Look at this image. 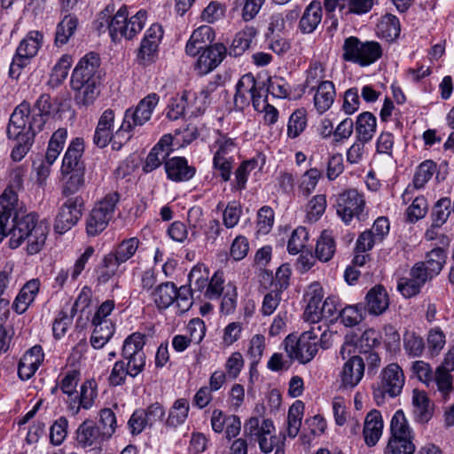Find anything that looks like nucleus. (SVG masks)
I'll return each mask as SVG.
<instances>
[{"label":"nucleus","instance_id":"nucleus-24","mask_svg":"<svg viewBox=\"0 0 454 454\" xmlns=\"http://www.w3.org/2000/svg\"><path fill=\"white\" fill-rule=\"evenodd\" d=\"M366 308L370 314L380 316L383 314L389 306V298L386 289L382 286L372 287L365 297Z\"/></svg>","mask_w":454,"mask_h":454},{"label":"nucleus","instance_id":"nucleus-61","mask_svg":"<svg viewBox=\"0 0 454 454\" xmlns=\"http://www.w3.org/2000/svg\"><path fill=\"white\" fill-rule=\"evenodd\" d=\"M190 92L184 91L180 98H175L168 106L167 117L172 121L177 120L183 115L186 106L191 104Z\"/></svg>","mask_w":454,"mask_h":454},{"label":"nucleus","instance_id":"nucleus-31","mask_svg":"<svg viewBox=\"0 0 454 454\" xmlns=\"http://www.w3.org/2000/svg\"><path fill=\"white\" fill-rule=\"evenodd\" d=\"M40 287L37 279H32L27 282L17 295L13 307L17 313H24L28 306L34 301Z\"/></svg>","mask_w":454,"mask_h":454},{"label":"nucleus","instance_id":"nucleus-26","mask_svg":"<svg viewBox=\"0 0 454 454\" xmlns=\"http://www.w3.org/2000/svg\"><path fill=\"white\" fill-rule=\"evenodd\" d=\"M84 150L83 139L76 137L74 139L66 152L62 161V172L68 174L70 170L76 168H83L81 163V157Z\"/></svg>","mask_w":454,"mask_h":454},{"label":"nucleus","instance_id":"nucleus-59","mask_svg":"<svg viewBox=\"0 0 454 454\" xmlns=\"http://www.w3.org/2000/svg\"><path fill=\"white\" fill-rule=\"evenodd\" d=\"M435 170V164L432 160L422 162L417 168L414 178L413 186L417 189L422 188L433 176Z\"/></svg>","mask_w":454,"mask_h":454},{"label":"nucleus","instance_id":"nucleus-58","mask_svg":"<svg viewBox=\"0 0 454 454\" xmlns=\"http://www.w3.org/2000/svg\"><path fill=\"white\" fill-rule=\"evenodd\" d=\"M223 273L215 272L207 284L204 296L207 300L219 299L225 293L226 286H223Z\"/></svg>","mask_w":454,"mask_h":454},{"label":"nucleus","instance_id":"nucleus-56","mask_svg":"<svg viewBox=\"0 0 454 454\" xmlns=\"http://www.w3.org/2000/svg\"><path fill=\"white\" fill-rule=\"evenodd\" d=\"M309 239V233L304 227L296 228L287 244V250L292 254H297L302 251L306 247L307 240Z\"/></svg>","mask_w":454,"mask_h":454},{"label":"nucleus","instance_id":"nucleus-51","mask_svg":"<svg viewBox=\"0 0 454 454\" xmlns=\"http://www.w3.org/2000/svg\"><path fill=\"white\" fill-rule=\"evenodd\" d=\"M70 176L67 180L62 193L68 197L78 192L84 186V168H76L74 170L68 172Z\"/></svg>","mask_w":454,"mask_h":454},{"label":"nucleus","instance_id":"nucleus-49","mask_svg":"<svg viewBox=\"0 0 454 454\" xmlns=\"http://www.w3.org/2000/svg\"><path fill=\"white\" fill-rule=\"evenodd\" d=\"M450 207L449 198H442L435 203L432 212L433 228H439L446 223L451 212Z\"/></svg>","mask_w":454,"mask_h":454},{"label":"nucleus","instance_id":"nucleus-44","mask_svg":"<svg viewBox=\"0 0 454 454\" xmlns=\"http://www.w3.org/2000/svg\"><path fill=\"white\" fill-rule=\"evenodd\" d=\"M140 241L137 238H129L122 240L111 253L114 257L121 264L132 258L137 251Z\"/></svg>","mask_w":454,"mask_h":454},{"label":"nucleus","instance_id":"nucleus-55","mask_svg":"<svg viewBox=\"0 0 454 454\" xmlns=\"http://www.w3.org/2000/svg\"><path fill=\"white\" fill-rule=\"evenodd\" d=\"M71 65V57L69 55H63L52 68L50 82L54 85L60 84L67 78Z\"/></svg>","mask_w":454,"mask_h":454},{"label":"nucleus","instance_id":"nucleus-27","mask_svg":"<svg viewBox=\"0 0 454 454\" xmlns=\"http://www.w3.org/2000/svg\"><path fill=\"white\" fill-rule=\"evenodd\" d=\"M377 127L376 117L370 112H364L357 116L355 130L358 141L367 143L372 140Z\"/></svg>","mask_w":454,"mask_h":454},{"label":"nucleus","instance_id":"nucleus-12","mask_svg":"<svg viewBox=\"0 0 454 454\" xmlns=\"http://www.w3.org/2000/svg\"><path fill=\"white\" fill-rule=\"evenodd\" d=\"M83 200L79 197L67 199L60 207L55 220L54 228L59 233H64L74 226L82 217Z\"/></svg>","mask_w":454,"mask_h":454},{"label":"nucleus","instance_id":"nucleus-33","mask_svg":"<svg viewBox=\"0 0 454 454\" xmlns=\"http://www.w3.org/2000/svg\"><path fill=\"white\" fill-rule=\"evenodd\" d=\"M24 170L22 168H16L11 174V180L8 187L4 190L0 198H4V204L14 209L17 202V192L22 188Z\"/></svg>","mask_w":454,"mask_h":454},{"label":"nucleus","instance_id":"nucleus-45","mask_svg":"<svg viewBox=\"0 0 454 454\" xmlns=\"http://www.w3.org/2000/svg\"><path fill=\"white\" fill-rule=\"evenodd\" d=\"M189 413V403L184 398L177 399L171 407L168 417L167 419V425L176 427L182 425L187 419Z\"/></svg>","mask_w":454,"mask_h":454},{"label":"nucleus","instance_id":"nucleus-6","mask_svg":"<svg viewBox=\"0 0 454 454\" xmlns=\"http://www.w3.org/2000/svg\"><path fill=\"white\" fill-rule=\"evenodd\" d=\"M321 327H312L304 332L297 340L286 339V351L291 359H296L301 364L310 362L318 351L319 333Z\"/></svg>","mask_w":454,"mask_h":454},{"label":"nucleus","instance_id":"nucleus-7","mask_svg":"<svg viewBox=\"0 0 454 454\" xmlns=\"http://www.w3.org/2000/svg\"><path fill=\"white\" fill-rule=\"evenodd\" d=\"M404 385V374L397 364H390L380 373V381L373 387V397L380 405L387 395L393 398L400 395Z\"/></svg>","mask_w":454,"mask_h":454},{"label":"nucleus","instance_id":"nucleus-13","mask_svg":"<svg viewBox=\"0 0 454 454\" xmlns=\"http://www.w3.org/2000/svg\"><path fill=\"white\" fill-rule=\"evenodd\" d=\"M43 40V33L36 30L28 32L25 38L20 43L16 57L13 59L11 66V72L15 66L21 67L26 65L27 59L35 56L42 46Z\"/></svg>","mask_w":454,"mask_h":454},{"label":"nucleus","instance_id":"nucleus-64","mask_svg":"<svg viewBox=\"0 0 454 454\" xmlns=\"http://www.w3.org/2000/svg\"><path fill=\"white\" fill-rule=\"evenodd\" d=\"M99 426L102 430V434L110 437L116 429V418L114 411L109 408H105L99 413Z\"/></svg>","mask_w":454,"mask_h":454},{"label":"nucleus","instance_id":"nucleus-57","mask_svg":"<svg viewBox=\"0 0 454 454\" xmlns=\"http://www.w3.org/2000/svg\"><path fill=\"white\" fill-rule=\"evenodd\" d=\"M307 124L306 114L304 110L298 109L294 111L288 121L287 135L289 137H297L305 129Z\"/></svg>","mask_w":454,"mask_h":454},{"label":"nucleus","instance_id":"nucleus-20","mask_svg":"<svg viewBox=\"0 0 454 454\" xmlns=\"http://www.w3.org/2000/svg\"><path fill=\"white\" fill-rule=\"evenodd\" d=\"M165 170L168 177L175 182L188 181L195 174V168L189 166L183 157H173L166 160Z\"/></svg>","mask_w":454,"mask_h":454},{"label":"nucleus","instance_id":"nucleus-23","mask_svg":"<svg viewBox=\"0 0 454 454\" xmlns=\"http://www.w3.org/2000/svg\"><path fill=\"white\" fill-rule=\"evenodd\" d=\"M314 106L318 114L325 113L334 102L336 96L335 87L333 82H321L314 90Z\"/></svg>","mask_w":454,"mask_h":454},{"label":"nucleus","instance_id":"nucleus-32","mask_svg":"<svg viewBox=\"0 0 454 454\" xmlns=\"http://www.w3.org/2000/svg\"><path fill=\"white\" fill-rule=\"evenodd\" d=\"M217 83L209 82L203 86L198 92H190V98H192L191 104L194 107V111L198 114L204 113L205 109L210 105L217 90Z\"/></svg>","mask_w":454,"mask_h":454},{"label":"nucleus","instance_id":"nucleus-47","mask_svg":"<svg viewBox=\"0 0 454 454\" xmlns=\"http://www.w3.org/2000/svg\"><path fill=\"white\" fill-rule=\"evenodd\" d=\"M209 273L203 265L194 266L189 273L190 289L192 292L204 291L208 284Z\"/></svg>","mask_w":454,"mask_h":454},{"label":"nucleus","instance_id":"nucleus-48","mask_svg":"<svg viewBox=\"0 0 454 454\" xmlns=\"http://www.w3.org/2000/svg\"><path fill=\"white\" fill-rule=\"evenodd\" d=\"M120 265L112 254L105 255L98 270V281L103 284L108 282L116 274Z\"/></svg>","mask_w":454,"mask_h":454},{"label":"nucleus","instance_id":"nucleus-25","mask_svg":"<svg viewBox=\"0 0 454 454\" xmlns=\"http://www.w3.org/2000/svg\"><path fill=\"white\" fill-rule=\"evenodd\" d=\"M258 90L256 81L252 74L243 75L236 85L234 97L235 106L244 109L249 105V97Z\"/></svg>","mask_w":454,"mask_h":454},{"label":"nucleus","instance_id":"nucleus-54","mask_svg":"<svg viewBox=\"0 0 454 454\" xmlns=\"http://www.w3.org/2000/svg\"><path fill=\"white\" fill-rule=\"evenodd\" d=\"M321 177V172L317 168L307 170L301 177L299 184V192L304 197H308L315 190L318 180Z\"/></svg>","mask_w":454,"mask_h":454},{"label":"nucleus","instance_id":"nucleus-42","mask_svg":"<svg viewBox=\"0 0 454 454\" xmlns=\"http://www.w3.org/2000/svg\"><path fill=\"white\" fill-rule=\"evenodd\" d=\"M99 436V429L91 420L83 421L76 432V440L82 447L91 446Z\"/></svg>","mask_w":454,"mask_h":454},{"label":"nucleus","instance_id":"nucleus-22","mask_svg":"<svg viewBox=\"0 0 454 454\" xmlns=\"http://www.w3.org/2000/svg\"><path fill=\"white\" fill-rule=\"evenodd\" d=\"M97 395V384L95 381L87 380L81 386L79 400H71L68 410L73 415H77L82 408L89 410L93 406Z\"/></svg>","mask_w":454,"mask_h":454},{"label":"nucleus","instance_id":"nucleus-5","mask_svg":"<svg viewBox=\"0 0 454 454\" xmlns=\"http://www.w3.org/2000/svg\"><path fill=\"white\" fill-rule=\"evenodd\" d=\"M119 200V193L112 192L94 206L86 220V231L89 236H97L107 227Z\"/></svg>","mask_w":454,"mask_h":454},{"label":"nucleus","instance_id":"nucleus-4","mask_svg":"<svg viewBox=\"0 0 454 454\" xmlns=\"http://www.w3.org/2000/svg\"><path fill=\"white\" fill-rule=\"evenodd\" d=\"M342 51L343 60L358 64L361 67L373 64L382 55V48L378 42H362L356 36L345 39Z\"/></svg>","mask_w":454,"mask_h":454},{"label":"nucleus","instance_id":"nucleus-28","mask_svg":"<svg viewBox=\"0 0 454 454\" xmlns=\"http://www.w3.org/2000/svg\"><path fill=\"white\" fill-rule=\"evenodd\" d=\"M78 23V19L75 15L71 13L66 14L56 27L55 45L60 47L67 44L74 35Z\"/></svg>","mask_w":454,"mask_h":454},{"label":"nucleus","instance_id":"nucleus-9","mask_svg":"<svg viewBox=\"0 0 454 454\" xmlns=\"http://www.w3.org/2000/svg\"><path fill=\"white\" fill-rule=\"evenodd\" d=\"M159 103V96L151 93L143 98L135 109L129 108L125 111L123 121L115 132V137L121 136L124 132H130L136 126H142L151 119L155 106Z\"/></svg>","mask_w":454,"mask_h":454},{"label":"nucleus","instance_id":"nucleus-34","mask_svg":"<svg viewBox=\"0 0 454 454\" xmlns=\"http://www.w3.org/2000/svg\"><path fill=\"white\" fill-rule=\"evenodd\" d=\"M177 287L174 283L165 282L159 285L153 292V299L159 309H167L176 298Z\"/></svg>","mask_w":454,"mask_h":454},{"label":"nucleus","instance_id":"nucleus-41","mask_svg":"<svg viewBox=\"0 0 454 454\" xmlns=\"http://www.w3.org/2000/svg\"><path fill=\"white\" fill-rule=\"evenodd\" d=\"M389 439H396L401 437L412 438V431L409 427L408 420L402 410L395 412L390 422Z\"/></svg>","mask_w":454,"mask_h":454},{"label":"nucleus","instance_id":"nucleus-60","mask_svg":"<svg viewBox=\"0 0 454 454\" xmlns=\"http://www.w3.org/2000/svg\"><path fill=\"white\" fill-rule=\"evenodd\" d=\"M326 199L325 195L314 196L307 206V218L309 222H316L325 213Z\"/></svg>","mask_w":454,"mask_h":454},{"label":"nucleus","instance_id":"nucleus-11","mask_svg":"<svg viewBox=\"0 0 454 454\" xmlns=\"http://www.w3.org/2000/svg\"><path fill=\"white\" fill-rule=\"evenodd\" d=\"M145 335L134 333L128 336L123 343L121 356L128 365L132 366L134 372H141L145 365V355L143 350L145 344Z\"/></svg>","mask_w":454,"mask_h":454},{"label":"nucleus","instance_id":"nucleus-37","mask_svg":"<svg viewBox=\"0 0 454 454\" xmlns=\"http://www.w3.org/2000/svg\"><path fill=\"white\" fill-rule=\"evenodd\" d=\"M336 251V244L332 234L324 231L318 238L316 245V257L324 262H329L334 255Z\"/></svg>","mask_w":454,"mask_h":454},{"label":"nucleus","instance_id":"nucleus-15","mask_svg":"<svg viewBox=\"0 0 454 454\" xmlns=\"http://www.w3.org/2000/svg\"><path fill=\"white\" fill-rule=\"evenodd\" d=\"M364 362L359 356H352L344 364L340 372V387L346 389L354 388L364 377Z\"/></svg>","mask_w":454,"mask_h":454},{"label":"nucleus","instance_id":"nucleus-30","mask_svg":"<svg viewBox=\"0 0 454 454\" xmlns=\"http://www.w3.org/2000/svg\"><path fill=\"white\" fill-rule=\"evenodd\" d=\"M413 413L416 421L427 423L434 414V403L430 401L425 392L414 391L413 393Z\"/></svg>","mask_w":454,"mask_h":454},{"label":"nucleus","instance_id":"nucleus-29","mask_svg":"<svg viewBox=\"0 0 454 454\" xmlns=\"http://www.w3.org/2000/svg\"><path fill=\"white\" fill-rule=\"evenodd\" d=\"M275 427L272 420L269 419H260L257 417L250 418L244 426L245 434L256 441L264 436L270 435Z\"/></svg>","mask_w":454,"mask_h":454},{"label":"nucleus","instance_id":"nucleus-17","mask_svg":"<svg viewBox=\"0 0 454 454\" xmlns=\"http://www.w3.org/2000/svg\"><path fill=\"white\" fill-rule=\"evenodd\" d=\"M323 297V287L318 282H314L307 287L304 294L307 306L303 314L306 321L310 323L318 322L319 309L322 306Z\"/></svg>","mask_w":454,"mask_h":454},{"label":"nucleus","instance_id":"nucleus-18","mask_svg":"<svg viewBox=\"0 0 454 454\" xmlns=\"http://www.w3.org/2000/svg\"><path fill=\"white\" fill-rule=\"evenodd\" d=\"M114 112L112 109H106L100 115L93 138L98 147H106L114 137Z\"/></svg>","mask_w":454,"mask_h":454},{"label":"nucleus","instance_id":"nucleus-1","mask_svg":"<svg viewBox=\"0 0 454 454\" xmlns=\"http://www.w3.org/2000/svg\"><path fill=\"white\" fill-rule=\"evenodd\" d=\"M11 219L8 231L10 247L17 248L27 241V254H38L44 247L49 232L48 225L42 221L39 222L35 213L17 212L15 209Z\"/></svg>","mask_w":454,"mask_h":454},{"label":"nucleus","instance_id":"nucleus-39","mask_svg":"<svg viewBox=\"0 0 454 454\" xmlns=\"http://www.w3.org/2000/svg\"><path fill=\"white\" fill-rule=\"evenodd\" d=\"M377 33L387 41L397 38L400 35V23L393 14L384 15L377 25Z\"/></svg>","mask_w":454,"mask_h":454},{"label":"nucleus","instance_id":"nucleus-21","mask_svg":"<svg viewBox=\"0 0 454 454\" xmlns=\"http://www.w3.org/2000/svg\"><path fill=\"white\" fill-rule=\"evenodd\" d=\"M383 420L377 410L371 411L365 417L363 434L365 443L369 447L374 446L382 434Z\"/></svg>","mask_w":454,"mask_h":454},{"label":"nucleus","instance_id":"nucleus-40","mask_svg":"<svg viewBox=\"0 0 454 454\" xmlns=\"http://www.w3.org/2000/svg\"><path fill=\"white\" fill-rule=\"evenodd\" d=\"M140 372H134L132 366L128 365L124 360L117 361L110 372L108 382L110 386L117 387L125 383L126 377H137Z\"/></svg>","mask_w":454,"mask_h":454},{"label":"nucleus","instance_id":"nucleus-52","mask_svg":"<svg viewBox=\"0 0 454 454\" xmlns=\"http://www.w3.org/2000/svg\"><path fill=\"white\" fill-rule=\"evenodd\" d=\"M414 451L412 438L401 437L388 440L385 454H413Z\"/></svg>","mask_w":454,"mask_h":454},{"label":"nucleus","instance_id":"nucleus-8","mask_svg":"<svg viewBox=\"0 0 454 454\" xmlns=\"http://www.w3.org/2000/svg\"><path fill=\"white\" fill-rule=\"evenodd\" d=\"M337 215L348 224L354 218L363 220L365 200L356 189H347L338 193L335 199Z\"/></svg>","mask_w":454,"mask_h":454},{"label":"nucleus","instance_id":"nucleus-63","mask_svg":"<svg viewBox=\"0 0 454 454\" xmlns=\"http://www.w3.org/2000/svg\"><path fill=\"white\" fill-rule=\"evenodd\" d=\"M274 223V212L270 207H261L257 214L258 232L267 234L270 231Z\"/></svg>","mask_w":454,"mask_h":454},{"label":"nucleus","instance_id":"nucleus-36","mask_svg":"<svg viewBox=\"0 0 454 454\" xmlns=\"http://www.w3.org/2000/svg\"><path fill=\"white\" fill-rule=\"evenodd\" d=\"M433 382L435 383L437 391L444 401L449 400L454 395L453 377L450 372L437 367L433 375L431 383Z\"/></svg>","mask_w":454,"mask_h":454},{"label":"nucleus","instance_id":"nucleus-46","mask_svg":"<svg viewBox=\"0 0 454 454\" xmlns=\"http://www.w3.org/2000/svg\"><path fill=\"white\" fill-rule=\"evenodd\" d=\"M100 85L85 86L83 88L72 89L74 92V102L79 107L92 106L99 96Z\"/></svg>","mask_w":454,"mask_h":454},{"label":"nucleus","instance_id":"nucleus-2","mask_svg":"<svg viewBox=\"0 0 454 454\" xmlns=\"http://www.w3.org/2000/svg\"><path fill=\"white\" fill-rule=\"evenodd\" d=\"M28 114H30L29 104L21 103L14 109L7 126L8 138L17 142L12 152V158L16 161H20L25 157L33 144L35 133L43 129L41 118L30 121L27 125Z\"/></svg>","mask_w":454,"mask_h":454},{"label":"nucleus","instance_id":"nucleus-53","mask_svg":"<svg viewBox=\"0 0 454 454\" xmlns=\"http://www.w3.org/2000/svg\"><path fill=\"white\" fill-rule=\"evenodd\" d=\"M403 346L408 355L413 357L420 356L425 348L423 338L414 332H406L403 334Z\"/></svg>","mask_w":454,"mask_h":454},{"label":"nucleus","instance_id":"nucleus-35","mask_svg":"<svg viewBox=\"0 0 454 454\" xmlns=\"http://www.w3.org/2000/svg\"><path fill=\"white\" fill-rule=\"evenodd\" d=\"M322 19L320 3L312 2L305 10L301 20L300 28L303 33H312Z\"/></svg>","mask_w":454,"mask_h":454},{"label":"nucleus","instance_id":"nucleus-50","mask_svg":"<svg viewBox=\"0 0 454 454\" xmlns=\"http://www.w3.org/2000/svg\"><path fill=\"white\" fill-rule=\"evenodd\" d=\"M446 262V253L441 248L437 247L427 254L426 261L423 262L425 266L430 270L431 275L437 276Z\"/></svg>","mask_w":454,"mask_h":454},{"label":"nucleus","instance_id":"nucleus-3","mask_svg":"<svg viewBox=\"0 0 454 454\" xmlns=\"http://www.w3.org/2000/svg\"><path fill=\"white\" fill-rule=\"evenodd\" d=\"M146 20L147 12L145 11L140 10L129 17L128 9L122 6L111 18L110 21L106 20V24L114 41L121 37L130 40L142 31Z\"/></svg>","mask_w":454,"mask_h":454},{"label":"nucleus","instance_id":"nucleus-38","mask_svg":"<svg viewBox=\"0 0 454 454\" xmlns=\"http://www.w3.org/2000/svg\"><path fill=\"white\" fill-rule=\"evenodd\" d=\"M255 35L256 30L254 27H247L239 32L232 40L229 54L234 57L242 55L250 47Z\"/></svg>","mask_w":454,"mask_h":454},{"label":"nucleus","instance_id":"nucleus-43","mask_svg":"<svg viewBox=\"0 0 454 454\" xmlns=\"http://www.w3.org/2000/svg\"><path fill=\"white\" fill-rule=\"evenodd\" d=\"M304 405L301 401L294 402L288 411L287 416V434L291 438H294L301 425Z\"/></svg>","mask_w":454,"mask_h":454},{"label":"nucleus","instance_id":"nucleus-19","mask_svg":"<svg viewBox=\"0 0 454 454\" xmlns=\"http://www.w3.org/2000/svg\"><path fill=\"white\" fill-rule=\"evenodd\" d=\"M215 39L211 27L201 26L195 29L186 43L185 51L190 56H196L207 48Z\"/></svg>","mask_w":454,"mask_h":454},{"label":"nucleus","instance_id":"nucleus-62","mask_svg":"<svg viewBox=\"0 0 454 454\" xmlns=\"http://www.w3.org/2000/svg\"><path fill=\"white\" fill-rule=\"evenodd\" d=\"M324 78L325 68L322 63L316 61L309 66L307 71L305 86L314 90L321 82H325Z\"/></svg>","mask_w":454,"mask_h":454},{"label":"nucleus","instance_id":"nucleus-16","mask_svg":"<svg viewBox=\"0 0 454 454\" xmlns=\"http://www.w3.org/2000/svg\"><path fill=\"white\" fill-rule=\"evenodd\" d=\"M227 52L226 47L223 43H215L208 45L200 51L197 60V69L201 74H206L215 68L223 59Z\"/></svg>","mask_w":454,"mask_h":454},{"label":"nucleus","instance_id":"nucleus-10","mask_svg":"<svg viewBox=\"0 0 454 454\" xmlns=\"http://www.w3.org/2000/svg\"><path fill=\"white\" fill-rule=\"evenodd\" d=\"M99 58L96 53L90 52L82 58L73 70L71 75V88H83L91 85H100Z\"/></svg>","mask_w":454,"mask_h":454},{"label":"nucleus","instance_id":"nucleus-14","mask_svg":"<svg viewBox=\"0 0 454 454\" xmlns=\"http://www.w3.org/2000/svg\"><path fill=\"white\" fill-rule=\"evenodd\" d=\"M162 35L163 30L159 24H153L146 30L138 51V59L143 64H148L154 59Z\"/></svg>","mask_w":454,"mask_h":454}]
</instances>
